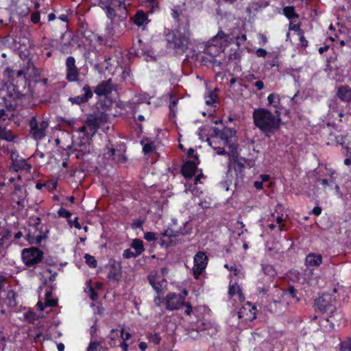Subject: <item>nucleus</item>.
<instances>
[{
  "label": "nucleus",
  "instance_id": "f257e3e1",
  "mask_svg": "<svg viewBox=\"0 0 351 351\" xmlns=\"http://www.w3.org/2000/svg\"><path fill=\"white\" fill-rule=\"evenodd\" d=\"M213 133L212 138L208 139V145L217 151L219 155L228 154L234 157L237 149L236 131L226 127L221 130L215 128Z\"/></svg>",
  "mask_w": 351,
  "mask_h": 351
},
{
  "label": "nucleus",
  "instance_id": "f03ea898",
  "mask_svg": "<svg viewBox=\"0 0 351 351\" xmlns=\"http://www.w3.org/2000/svg\"><path fill=\"white\" fill-rule=\"evenodd\" d=\"M252 117L255 126L266 137H271L280 127L281 119L280 114H273L266 108L255 109Z\"/></svg>",
  "mask_w": 351,
  "mask_h": 351
},
{
  "label": "nucleus",
  "instance_id": "7ed1b4c3",
  "mask_svg": "<svg viewBox=\"0 0 351 351\" xmlns=\"http://www.w3.org/2000/svg\"><path fill=\"white\" fill-rule=\"evenodd\" d=\"M167 40L170 47L184 51L189 45L190 34L184 29H176L167 35Z\"/></svg>",
  "mask_w": 351,
  "mask_h": 351
},
{
  "label": "nucleus",
  "instance_id": "20e7f679",
  "mask_svg": "<svg viewBox=\"0 0 351 351\" xmlns=\"http://www.w3.org/2000/svg\"><path fill=\"white\" fill-rule=\"evenodd\" d=\"M274 295L275 298L272 300L269 305L272 308L274 304L276 311L278 312L277 308H278V312L281 313L283 310L287 309L289 304V301L285 300V296L289 295L292 298H295L296 297L297 291L293 287H289L287 291L278 289L276 287V285H274Z\"/></svg>",
  "mask_w": 351,
  "mask_h": 351
},
{
  "label": "nucleus",
  "instance_id": "39448f33",
  "mask_svg": "<svg viewBox=\"0 0 351 351\" xmlns=\"http://www.w3.org/2000/svg\"><path fill=\"white\" fill-rule=\"evenodd\" d=\"M98 5L105 12L108 19H114L118 15L117 12L126 10L127 4L125 0H97Z\"/></svg>",
  "mask_w": 351,
  "mask_h": 351
},
{
  "label": "nucleus",
  "instance_id": "423d86ee",
  "mask_svg": "<svg viewBox=\"0 0 351 351\" xmlns=\"http://www.w3.org/2000/svg\"><path fill=\"white\" fill-rule=\"evenodd\" d=\"M337 300L335 298L329 293H324L315 300V306L321 311L331 315L337 311Z\"/></svg>",
  "mask_w": 351,
  "mask_h": 351
},
{
  "label": "nucleus",
  "instance_id": "0eeeda50",
  "mask_svg": "<svg viewBox=\"0 0 351 351\" xmlns=\"http://www.w3.org/2000/svg\"><path fill=\"white\" fill-rule=\"evenodd\" d=\"M262 270L265 276L258 280V283L263 284V285L260 286L258 285L257 291L260 294H265L269 291L270 282L273 280L276 272L274 267L268 264H262Z\"/></svg>",
  "mask_w": 351,
  "mask_h": 351
},
{
  "label": "nucleus",
  "instance_id": "6e6552de",
  "mask_svg": "<svg viewBox=\"0 0 351 351\" xmlns=\"http://www.w3.org/2000/svg\"><path fill=\"white\" fill-rule=\"evenodd\" d=\"M21 257L25 265L32 267L41 262L43 253L36 247L23 249L21 252Z\"/></svg>",
  "mask_w": 351,
  "mask_h": 351
},
{
  "label": "nucleus",
  "instance_id": "1a4fd4ad",
  "mask_svg": "<svg viewBox=\"0 0 351 351\" xmlns=\"http://www.w3.org/2000/svg\"><path fill=\"white\" fill-rule=\"evenodd\" d=\"M110 22L106 24L105 32L106 36L115 39L121 36L125 29L126 23L123 20L114 21L109 19Z\"/></svg>",
  "mask_w": 351,
  "mask_h": 351
},
{
  "label": "nucleus",
  "instance_id": "9d476101",
  "mask_svg": "<svg viewBox=\"0 0 351 351\" xmlns=\"http://www.w3.org/2000/svg\"><path fill=\"white\" fill-rule=\"evenodd\" d=\"M199 47L202 49V52L210 56V58H202V61L207 64L213 63L215 64L217 60L215 57L218 56L221 52L223 51V47H219V45L213 43L210 40L206 43L200 44Z\"/></svg>",
  "mask_w": 351,
  "mask_h": 351
},
{
  "label": "nucleus",
  "instance_id": "9b49d317",
  "mask_svg": "<svg viewBox=\"0 0 351 351\" xmlns=\"http://www.w3.org/2000/svg\"><path fill=\"white\" fill-rule=\"evenodd\" d=\"M101 123V120L99 117L91 115L87 118L86 124L80 128V132H83L88 139L97 132Z\"/></svg>",
  "mask_w": 351,
  "mask_h": 351
},
{
  "label": "nucleus",
  "instance_id": "f8f14e48",
  "mask_svg": "<svg viewBox=\"0 0 351 351\" xmlns=\"http://www.w3.org/2000/svg\"><path fill=\"white\" fill-rule=\"evenodd\" d=\"M49 124L46 121L38 123L35 117L29 121L30 134L35 140H40L45 136Z\"/></svg>",
  "mask_w": 351,
  "mask_h": 351
},
{
  "label": "nucleus",
  "instance_id": "ddd939ff",
  "mask_svg": "<svg viewBox=\"0 0 351 351\" xmlns=\"http://www.w3.org/2000/svg\"><path fill=\"white\" fill-rule=\"evenodd\" d=\"M193 275L196 279L202 274L208 263V258L204 252H199L194 256Z\"/></svg>",
  "mask_w": 351,
  "mask_h": 351
},
{
  "label": "nucleus",
  "instance_id": "4468645a",
  "mask_svg": "<svg viewBox=\"0 0 351 351\" xmlns=\"http://www.w3.org/2000/svg\"><path fill=\"white\" fill-rule=\"evenodd\" d=\"M165 300L166 308L169 311L180 309L184 304L183 298L175 293H168Z\"/></svg>",
  "mask_w": 351,
  "mask_h": 351
},
{
  "label": "nucleus",
  "instance_id": "2eb2a0df",
  "mask_svg": "<svg viewBox=\"0 0 351 351\" xmlns=\"http://www.w3.org/2000/svg\"><path fill=\"white\" fill-rule=\"evenodd\" d=\"M66 80L69 82L78 80L79 70L75 65V60L73 56H69L66 60Z\"/></svg>",
  "mask_w": 351,
  "mask_h": 351
},
{
  "label": "nucleus",
  "instance_id": "dca6fc26",
  "mask_svg": "<svg viewBox=\"0 0 351 351\" xmlns=\"http://www.w3.org/2000/svg\"><path fill=\"white\" fill-rule=\"evenodd\" d=\"M210 41L219 45V47H223V50H224L227 46L233 43V38L222 30H219L218 33L210 40Z\"/></svg>",
  "mask_w": 351,
  "mask_h": 351
},
{
  "label": "nucleus",
  "instance_id": "f3484780",
  "mask_svg": "<svg viewBox=\"0 0 351 351\" xmlns=\"http://www.w3.org/2000/svg\"><path fill=\"white\" fill-rule=\"evenodd\" d=\"M82 90L84 92L83 95L69 98V101L72 104L80 105L82 104H84L93 97V91L88 85H84Z\"/></svg>",
  "mask_w": 351,
  "mask_h": 351
},
{
  "label": "nucleus",
  "instance_id": "a211bd4d",
  "mask_svg": "<svg viewBox=\"0 0 351 351\" xmlns=\"http://www.w3.org/2000/svg\"><path fill=\"white\" fill-rule=\"evenodd\" d=\"M26 197V190L19 185H16L13 192V202H14L19 207L24 208L25 206Z\"/></svg>",
  "mask_w": 351,
  "mask_h": 351
},
{
  "label": "nucleus",
  "instance_id": "6ab92c4d",
  "mask_svg": "<svg viewBox=\"0 0 351 351\" xmlns=\"http://www.w3.org/2000/svg\"><path fill=\"white\" fill-rule=\"evenodd\" d=\"M130 19L133 21L135 25L138 27L142 28L143 29H145V27L150 21L148 19L147 14L142 10H137L136 14L131 17Z\"/></svg>",
  "mask_w": 351,
  "mask_h": 351
},
{
  "label": "nucleus",
  "instance_id": "aec40b11",
  "mask_svg": "<svg viewBox=\"0 0 351 351\" xmlns=\"http://www.w3.org/2000/svg\"><path fill=\"white\" fill-rule=\"evenodd\" d=\"M25 80L38 81L40 77L39 71L35 67L34 63L29 60L23 67Z\"/></svg>",
  "mask_w": 351,
  "mask_h": 351
},
{
  "label": "nucleus",
  "instance_id": "412c9836",
  "mask_svg": "<svg viewBox=\"0 0 351 351\" xmlns=\"http://www.w3.org/2000/svg\"><path fill=\"white\" fill-rule=\"evenodd\" d=\"M337 173L335 170L332 169H327L325 178H318L317 180L323 186L324 190L326 189L327 186L332 187L335 184Z\"/></svg>",
  "mask_w": 351,
  "mask_h": 351
},
{
  "label": "nucleus",
  "instance_id": "4be33fe9",
  "mask_svg": "<svg viewBox=\"0 0 351 351\" xmlns=\"http://www.w3.org/2000/svg\"><path fill=\"white\" fill-rule=\"evenodd\" d=\"M112 81L109 79L98 84L95 89V93L98 96H106L112 92Z\"/></svg>",
  "mask_w": 351,
  "mask_h": 351
},
{
  "label": "nucleus",
  "instance_id": "5701e85b",
  "mask_svg": "<svg viewBox=\"0 0 351 351\" xmlns=\"http://www.w3.org/2000/svg\"><path fill=\"white\" fill-rule=\"evenodd\" d=\"M73 148L75 157L78 159L83 158L84 156L89 152V145L85 142L73 141Z\"/></svg>",
  "mask_w": 351,
  "mask_h": 351
},
{
  "label": "nucleus",
  "instance_id": "b1692460",
  "mask_svg": "<svg viewBox=\"0 0 351 351\" xmlns=\"http://www.w3.org/2000/svg\"><path fill=\"white\" fill-rule=\"evenodd\" d=\"M198 162L195 160L186 161L182 168V173L185 178H192L196 172Z\"/></svg>",
  "mask_w": 351,
  "mask_h": 351
},
{
  "label": "nucleus",
  "instance_id": "393cba45",
  "mask_svg": "<svg viewBox=\"0 0 351 351\" xmlns=\"http://www.w3.org/2000/svg\"><path fill=\"white\" fill-rule=\"evenodd\" d=\"M322 263V256L320 254L310 253L305 258V263L308 267H318Z\"/></svg>",
  "mask_w": 351,
  "mask_h": 351
},
{
  "label": "nucleus",
  "instance_id": "a878e982",
  "mask_svg": "<svg viewBox=\"0 0 351 351\" xmlns=\"http://www.w3.org/2000/svg\"><path fill=\"white\" fill-rule=\"evenodd\" d=\"M231 167L234 169L235 171L237 179L242 180L245 174L244 171L245 166L244 165V164L239 160H234L231 165Z\"/></svg>",
  "mask_w": 351,
  "mask_h": 351
},
{
  "label": "nucleus",
  "instance_id": "bb28decb",
  "mask_svg": "<svg viewBox=\"0 0 351 351\" xmlns=\"http://www.w3.org/2000/svg\"><path fill=\"white\" fill-rule=\"evenodd\" d=\"M13 168L15 171L23 170L27 172H29L32 166L28 164L25 159H15L13 160Z\"/></svg>",
  "mask_w": 351,
  "mask_h": 351
},
{
  "label": "nucleus",
  "instance_id": "cd10ccee",
  "mask_svg": "<svg viewBox=\"0 0 351 351\" xmlns=\"http://www.w3.org/2000/svg\"><path fill=\"white\" fill-rule=\"evenodd\" d=\"M337 96L343 101L351 100V89L348 86H341L338 89Z\"/></svg>",
  "mask_w": 351,
  "mask_h": 351
},
{
  "label": "nucleus",
  "instance_id": "c85d7f7f",
  "mask_svg": "<svg viewBox=\"0 0 351 351\" xmlns=\"http://www.w3.org/2000/svg\"><path fill=\"white\" fill-rule=\"evenodd\" d=\"M228 293L231 297L237 295L239 300L241 302H243L245 300V296L243 294L240 287L237 283H235L234 285L230 284Z\"/></svg>",
  "mask_w": 351,
  "mask_h": 351
},
{
  "label": "nucleus",
  "instance_id": "c756f323",
  "mask_svg": "<svg viewBox=\"0 0 351 351\" xmlns=\"http://www.w3.org/2000/svg\"><path fill=\"white\" fill-rule=\"evenodd\" d=\"M282 14L289 20H294L299 18V15L295 12V7L293 5L285 6L282 9Z\"/></svg>",
  "mask_w": 351,
  "mask_h": 351
},
{
  "label": "nucleus",
  "instance_id": "7c9ffc66",
  "mask_svg": "<svg viewBox=\"0 0 351 351\" xmlns=\"http://www.w3.org/2000/svg\"><path fill=\"white\" fill-rule=\"evenodd\" d=\"M148 280L154 289L159 293L162 291L164 280H159L156 276H149Z\"/></svg>",
  "mask_w": 351,
  "mask_h": 351
},
{
  "label": "nucleus",
  "instance_id": "2f4dec72",
  "mask_svg": "<svg viewBox=\"0 0 351 351\" xmlns=\"http://www.w3.org/2000/svg\"><path fill=\"white\" fill-rule=\"evenodd\" d=\"M14 138L15 136L10 130L0 126V139L12 142L14 140Z\"/></svg>",
  "mask_w": 351,
  "mask_h": 351
},
{
  "label": "nucleus",
  "instance_id": "473e14b6",
  "mask_svg": "<svg viewBox=\"0 0 351 351\" xmlns=\"http://www.w3.org/2000/svg\"><path fill=\"white\" fill-rule=\"evenodd\" d=\"M131 247L136 250V253L139 256L144 250L143 242L138 239H135L131 243Z\"/></svg>",
  "mask_w": 351,
  "mask_h": 351
},
{
  "label": "nucleus",
  "instance_id": "72a5a7b5",
  "mask_svg": "<svg viewBox=\"0 0 351 351\" xmlns=\"http://www.w3.org/2000/svg\"><path fill=\"white\" fill-rule=\"evenodd\" d=\"M280 101L279 95L276 93H271L267 97L268 104L274 106V108L278 107L280 104Z\"/></svg>",
  "mask_w": 351,
  "mask_h": 351
},
{
  "label": "nucleus",
  "instance_id": "f704fd0d",
  "mask_svg": "<svg viewBox=\"0 0 351 351\" xmlns=\"http://www.w3.org/2000/svg\"><path fill=\"white\" fill-rule=\"evenodd\" d=\"M141 144L143 145V151L146 154L153 152L155 149L154 143L152 141L145 142V141H141Z\"/></svg>",
  "mask_w": 351,
  "mask_h": 351
},
{
  "label": "nucleus",
  "instance_id": "c9c22d12",
  "mask_svg": "<svg viewBox=\"0 0 351 351\" xmlns=\"http://www.w3.org/2000/svg\"><path fill=\"white\" fill-rule=\"evenodd\" d=\"M45 296L46 306H55L57 305L58 301L56 299L51 298V292L50 291H46Z\"/></svg>",
  "mask_w": 351,
  "mask_h": 351
},
{
  "label": "nucleus",
  "instance_id": "e433bc0d",
  "mask_svg": "<svg viewBox=\"0 0 351 351\" xmlns=\"http://www.w3.org/2000/svg\"><path fill=\"white\" fill-rule=\"evenodd\" d=\"M121 331H119L117 329H112L108 335V338L110 339L111 346H116V341L121 336Z\"/></svg>",
  "mask_w": 351,
  "mask_h": 351
},
{
  "label": "nucleus",
  "instance_id": "4c0bfd02",
  "mask_svg": "<svg viewBox=\"0 0 351 351\" xmlns=\"http://www.w3.org/2000/svg\"><path fill=\"white\" fill-rule=\"evenodd\" d=\"M84 258L86 261V263L93 268H95L97 267V261L95 259V258L88 254H86L84 256Z\"/></svg>",
  "mask_w": 351,
  "mask_h": 351
},
{
  "label": "nucleus",
  "instance_id": "58836bf2",
  "mask_svg": "<svg viewBox=\"0 0 351 351\" xmlns=\"http://www.w3.org/2000/svg\"><path fill=\"white\" fill-rule=\"evenodd\" d=\"M340 351H351V338L340 343Z\"/></svg>",
  "mask_w": 351,
  "mask_h": 351
},
{
  "label": "nucleus",
  "instance_id": "ea45409f",
  "mask_svg": "<svg viewBox=\"0 0 351 351\" xmlns=\"http://www.w3.org/2000/svg\"><path fill=\"white\" fill-rule=\"evenodd\" d=\"M123 256L125 258H131L138 256L136 252H133L130 249H126L123 251Z\"/></svg>",
  "mask_w": 351,
  "mask_h": 351
},
{
  "label": "nucleus",
  "instance_id": "a19ab883",
  "mask_svg": "<svg viewBox=\"0 0 351 351\" xmlns=\"http://www.w3.org/2000/svg\"><path fill=\"white\" fill-rule=\"evenodd\" d=\"M144 239L147 241H156L158 237L155 233L152 232H147L145 233Z\"/></svg>",
  "mask_w": 351,
  "mask_h": 351
},
{
  "label": "nucleus",
  "instance_id": "79ce46f5",
  "mask_svg": "<svg viewBox=\"0 0 351 351\" xmlns=\"http://www.w3.org/2000/svg\"><path fill=\"white\" fill-rule=\"evenodd\" d=\"M58 213L59 216L66 219H69L71 216V213L69 210L63 208H60L59 210L58 211Z\"/></svg>",
  "mask_w": 351,
  "mask_h": 351
},
{
  "label": "nucleus",
  "instance_id": "37998d69",
  "mask_svg": "<svg viewBox=\"0 0 351 351\" xmlns=\"http://www.w3.org/2000/svg\"><path fill=\"white\" fill-rule=\"evenodd\" d=\"M101 348L100 344L97 342H90L87 351H97L98 348Z\"/></svg>",
  "mask_w": 351,
  "mask_h": 351
},
{
  "label": "nucleus",
  "instance_id": "c03bdc74",
  "mask_svg": "<svg viewBox=\"0 0 351 351\" xmlns=\"http://www.w3.org/2000/svg\"><path fill=\"white\" fill-rule=\"evenodd\" d=\"M143 223V221H142L141 219H137V220L134 221L132 223L131 227L134 230L141 228H142Z\"/></svg>",
  "mask_w": 351,
  "mask_h": 351
},
{
  "label": "nucleus",
  "instance_id": "a18cd8bd",
  "mask_svg": "<svg viewBox=\"0 0 351 351\" xmlns=\"http://www.w3.org/2000/svg\"><path fill=\"white\" fill-rule=\"evenodd\" d=\"M48 274H50L49 278V280L52 282L56 280L57 273L54 272L53 274H51V270L48 268L43 272V276H47Z\"/></svg>",
  "mask_w": 351,
  "mask_h": 351
},
{
  "label": "nucleus",
  "instance_id": "49530a36",
  "mask_svg": "<svg viewBox=\"0 0 351 351\" xmlns=\"http://www.w3.org/2000/svg\"><path fill=\"white\" fill-rule=\"evenodd\" d=\"M149 339L155 344H159L160 342V337L158 334L150 335Z\"/></svg>",
  "mask_w": 351,
  "mask_h": 351
},
{
  "label": "nucleus",
  "instance_id": "de8ad7c7",
  "mask_svg": "<svg viewBox=\"0 0 351 351\" xmlns=\"http://www.w3.org/2000/svg\"><path fill=\"white\" fill-rule=\"evenodd\" d=\"M289 29L295 31V32H299L300 34H301V32H303L300 29V24H293L292 22H290V23H289Z\"/></svg>",
  "mask_w": 351,
  "mask_h": 351
},
{
  "label": "nucleus",
  "instance_id": "09e8293b",
  "mask_svg": "<svg viewBox=\"0 0 351 351\" xmlns=\"http://www.w3.org/2000/svg\"><path fill=\"white\" fill-rule=\"evenodd\" d=\"M88 294L92 301H95L97 299V294L93 287L89 288Z\"/></svg>",
  "mask_w": 351,
  "mask_h": 351
},
{
  "label": "nucleus",
  "instance_id": "8fccbe9b",
  "mask_svg": "<svg viewBox=\"0 0 351 351\" xmlns=\"http://www.w3.org/2000/svg\"><path fill=\"white\" fill-rule=\"evenodd\" d=\"M40 16L39 12H35L31 15V21L35 24L38 23L40 21Z\"/></svg>",
  "mask_w": 351,
  "mask_h": 351
},
{
  "label": "nucleus",
  "instance_id": "3c124183",
  "mask_svg": "<svg viewBox=\"0 0 351 351\" xmlns=\"http://www.w3.org/2000/svg\"><path fill=\"white\" fill-rule=\"evenodd\" d=\"M246 35L243 34L241 36L235 37L236 44L239 46L246 40Z\"/></svg>",
  "mask_w": 351,
  "mask_h": 351
},
{
  "label": "nucleus",
  "instance_id": "603ef678",
  "mask_svg": "<svg viewBox=\"0 0 351 351\" xmlns=\"http://www.w3.org/2000/svg\"><path fill=\"white\" fill-rule=\"evenodd\" d=\"M130 77V71L128 69L122 70L121 77L123 80L126 81Z\"/></svg>",
  "mask_w": 351,
  "mask_h": 351
},
{
  "label": "nucleus",
  "instance_id": "864d4df0",
  "mask_svg": "<svg viewBox=\"0 0 351 351\" xmlns=\"http://www.w3.org/2000/svg\"><path fill=\"white\" fill-rule=\"evenodd\" d=\"M121 337L123 340V341H126L130 339L132 337L131 334L128 332H123V328L121 330Z\"/></svg>",
  "mask_w": 351,
  "mask_h": 351
},
{
  "label": "nucleus",
  "instance_id": "5fc2aeb1",
  "mask_svg": "<svg viewBox=\"0 0 351 351\" xmlns=\"http://www.w3.org/2000/svg\"><path fill=\"white\" fill-rule=\"evenodd\" d=\"M215 101V96L213 93H210L206 99V104L208 105L213 104Z\"/></svg>",
  "mask_w": 351,
  "mask_h": 351
},
{
  "label": "nucleus",
  "instance_id": "6e6d98bb",
  "mask_svg": "<svg viewBox=\"0 0 351 351\" xmlns=\"http://www.w3.org/2000/svg\"><path fill=\"white\" fill-rule=\"evenodd\" d=\"M253 85L257 90H261L264 88V83L261 80L256 81Z\"/></svg>",
  "mask_w": 351,
  "mask_h": 351
},
{
  "label": "nucleus",
  "instance_id": "4d7b16f0",
  "mask_svg": "<svg viewBox=\"0 0 351 351\" xmlns=\"http://www.w3.org/2000/svg\"><path fill=\"white\" fill-rule=\"evenodd\" d=\"M300 44L302 47H306L308 45V41L305 38L304 36V33L303 32H301L300 34Z\"/></svg>",
  "mask_w": 351,
  "mask_h": 351
},
{
  "label": "nucleus",
  "instance_id": "13d9d810",
  "mask_svg": "<svg viewBox=\"0 0 351 351\" xmlns=\"http://www.w3.org/2000/svg\"><path fill=\"white\" fill-rule=\"evenodd\" d=\"M40 217H35L33 222V228H35L36 230L39 229V227L40 226Z\"/></svg>",
  "mask_w": 351,
  "mask_h": 351
},
{
  "label": "nucleus",
  "instance_id": "bf43d9fd",
  "mask_svg": "<svg viewBox=\"0 0 351 351\" xmlns=\"http://www.w3.org/2000/svg\"><path fill=\"white\" fill-rule=\"evenodd\" d=\"M257 77L255 76V75L249 73L246 75H245L244 79L245 81L248 82H252L254 80H255Z\"/></svg>",
  "mask_w": 351,
  "mask_h": 351
},
{
  "label": "nucleus",
  "instance_id": "052dcab7",
  "mask_svg": "<svg viewBox=\"0 0 351 351\" xmlns=\"http://www.w3.org/2000/svg\"><path fill=\"white\" fill-rule=\"evenodd\" d=\"M256 54L258 57H265L267 55V51L264 49L259 48L256 50Z\"/></svg>",
  "mask_w": 351,
  "mask_h": 351
},
{
  "label": "nucleus",
  "instance_id": "680f3d73",
  "mask_svg": "<svg viewBox=\"0 0 351 351\" xmlns=\"http://www.w3.org/2000/svg\"><path fill=\"white\" fill-rule=\"evenodd\" d=\"M69 223L71 226H74L77 229L80 230L82 228L80 223L77 221V217H75L73 221H69Z\"/></svg>",
  "mask_w": 351,
  "mask_h": 351
},
{
  "label": "nucleus",
  "instance_id": "e2e57ef3",
  "mask_svg": "<svg viewBox=\"0 0 351 351\" xmlns=\"http://www.w3.org/2000/svg\"><path fill=\"white\" fill-rule=\"evenodd\" d=\"M171 101L170 104H169V108H170V110L172 112V111H173L174 108L177 105L178 99H173L172 95L171 96Z\"/></svg>",
  "mask_w": 351,
  "mask_h": 351
},
{
  "label": "nucleus",
  "instance_id": "0e129e2a",
  "mask_svg": "<svg viewBox=\"0 0 351 351\" xmlns=\"http://www.w3.org/2000/svg\"><path fill=\"white\" fill-rule=\"evenodd\" d=\"M224 267L226 268H227L228 269H229L230 271H233L234 272V275L237 276V275L239 274V270L237 268H236V267H234L233 266L229 267V265L228 264H226L224 265Z\"/></svg>",
  "mask_w": 351,
  "mask_h": 351
},
{
  "label": "nucleus",
  "instance_id": "69168bd1",
  "mask_svg": "<svg viewBox=\"0 0 351 351\" xmlns=\"http://www.w3.org/2000/svg\"><path fill=\"white\" fill-rule=\"evenodd\" d=\"M42 233L43 232L41 231H39V234L34 235V239L36 240V243H40L41 242V241L43 240V239L45 237L42 234Z\"/></svg>",
  "mask_w": 351,
  "mask_h": 351
},
{
  "label": "nucleus",
  "instance_id": "338daca9",
  "mask_svg": "<svg viewBox=\"0 0 351 351\" xmlns=\"http://www.w3.org/2000/svg\"><path fill=\"white\" fill-rule=\"evenodd\" d=\"M183 306H185L186 307V309L184 311V313L187 315H190L192 311V306L189 303L184 302V304Z\"/></svg>",
  "mask_w": 351,
  "mask_h": 351
},
{
  "label": "nucleus",
  "instance_id": "774afa93",
  "mask_svg": "<svg viewBox=\"0 0 351 351\" xmlns=\"http://www.w3.org/2000/svg\"><path fill=\"white\" fill-rule=\"evenodd\" d=\"M5 75L8 77H12L14 76L15 72L10 68H7L5 71Z\"/></svg>",
  "mask_w": 351,
  "mask_h": 351
}]
</instances>
